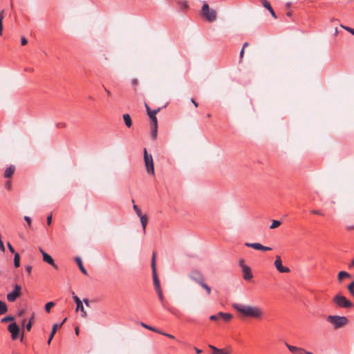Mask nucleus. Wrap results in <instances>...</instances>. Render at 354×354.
<instances>
[{"label": "nucleus", "instance_id": "3c124183", "mask_svg": "<svg viewBox=\"0 0 354 354\" xmlns=\"http://www.w3.org/2000/svg\"><path fill=\"white\" fill-rule=\"evenodd\" d=\"M239 263L241 269L243 268V266H248L247 265L245 264V261L243 259H240Z\"/></svg>", "mask_w": 354, "mask_h": 354}, {"label": "nucleus", "instance_id": "ddd939ff", "mask_svg": "<svg viewBox=\"0 0 354 354\" xmlns=\"http://www.w3.org/2000/svg\"><path fill=\"white\" fill-rule=\"evenodd\" d=\"M66 321V318L64 319V320L60 324H55L53 326L52 331L50 333V335L49 338H48V342H47V344L48 345L50 344V342H51V341H52L55 334L56 333L57 330L59 328H61Z\"/></svg>", "mask_w": 354, "mask_h": 354}, {"label": "nucleus", "instance_id": "680f3d73", "mask_svg": "<svg viewBox=\"0 0 354 354\" xmlns=\"http://www.w3.org/2000/svg\"><path fill=\"white\" fill-rule=\"evenodd\" d=\"M194 349H195L196 353L197 354H200V353H202V350H201V349H199V348H194Z\"/></svg>", "mask_w": 354, "mask_h": 354}, {"label": "nucleus", "instance_id": "412c9836", "mask_svg": "<svg viewBox=\"0 0 354 354\" xmlns=\"http://www.w3.org/2000/svg\"><path fill=\"white\" fill-rule=\"evenodd\" d=\"M140 219V223L142 227V230L144 233L146 232V226L147 225L148 218L146 215L142 214V216H139Z\"/></svg>", "mask_w": 354, "mask_h": 354}, {"label": "nucleus", "instance_id": "37998d69", "mask_svg": "<svg viewBox=\"0 0 354 354\" xmlns=\"http://www.w3.org/2000/svg\"><path fill=\"white\" fill-rule=\"evenodd\" d=\"M24 220L27 222V224L28 225L29 227H30L31 226V218L28 216H24Z\"/></svg>", "mask_w": 354, "mask_h": 354}, {"label": "nucleus", "instance_id": "f8f14e48", "mask_svg": "<svg viewBox=\"0 0 354 354\" xmlns=\"http://www.w3.org/2000/svg\"><path fill=\"white\" fill-rule=\"evenodd\" d=\"M43 256V260L46 263L51 265L54 268L57 269V266L55 263L53 259L50 255L45 252L42 249H39Z\"/></svg>", "mask_w": 354, "mask_h": 354}, {"label": "nucleus", "instance_id": "8fccbe9b", "mask_svg": "<svg viewBox=\"0 0 354 354\" xmlns=\"http://www.w3.org/2000/svg\"><path fill=\"white\" fill-rule=\"evenodd\" d=\"M271 250H272L271 248L267 247V246H264V245H262L260 250H262V251H270Z\"/></svg>", "mask_w": 354, "mask_h": 354}, {"label": "nucleus", "instance_id": "bf43d9fd", "mask_svg": "<svg viewBox=\"0 0 354 354\" xmlns=\"http://www.w3.org/2000/svg\"><path fill=\"white\" fill-rule=\"evenodd\" d=\"M138 80H136V79H133V80H131V84H132V85H133V86H136V85H137V84H138Z\"/></svg>", "mask_w": 354, "mask_h": 354}, {"label": "nucleus", "instance_id": "13d9d810", "mask_svg": "<svg viewBox=\"0 0 354 354\" xmlns=\"http://www.w3.org/2000/svg\"><path fill=\"white\" fill-rule=\"evenodd\" d=\"M191 102L194 104L195 107L198 106V104L195 101V100L194 98H191Z\"/></svg>", "mask_w": 354, "mask_h": 354}, {"label": "nucleus", "instance_id": "f704fd0d", "mask_svg": "<svg viewBox=\"0 0 354 354\" xmlns=\"http://www.w3.org/2000/svg\"><path fill=\"white\" fill-rule=\"evenodd\" d=\"M15 320V317L10 315L6 316L3 318L1 319V323H6L8 322H12Z\"/></svg>", "mask_w": 354, "mask_h": 354}, {"label": "nucleus", "instance_id": "49530a36", "mask_svg": "<svg viewBox=\"0 0 354 354\" xmlns=\"http://www.w3.org/2000/svg\"><path fill=\"white\" fill-rule=\"evenodd\" d=\"M159 333L161 334V335H163L165 336H167V337H168L170 339H174L175 338L174 336L171 335V334H168V333H163V332H161V331H160Z\"/></svg>", "mask_w": 354, "mask_h": 354}, {"label": "nucleus", "instance_id": "dca6fc26", "mask_svg": "<svg viewBox=\"0 0 354 354\" xmlns=\"http://www.w3.org/2000/svg\"><path fill=\"white\" fill-rule=\"evenodd\" d=\"M15 171V167L13 165H10L4 171L3 176L6 178H11Z\"/></svg>", "mask_w": 354, "mask_h": 354}, {"label": "nucleus", "instance_id": "052dcab7", "mask_svg": "<svg viewBox=\"0 0 354 354\" xmlns=\"http://www.w3.org/2000/svg\"><path fill=\"white\" fill-rule=\"evenodd\" d=\"M145 107H146L147 114L153 111V110L150 109L149 106L147 104H145Z\"/></svg>", "mask_w": 354, "mask_h": 354}, {"label": "nucleus", "instance_id": "ea45409f", "mask_svg": "<svg viewBox=\"0 0 354 354\" xmlns=\"http://www.w3.org/2000/svg\"><path fill=\"white\" fill-rule=\"evenodd\" d=\"M11 187H12L11 181L7 180L5 183V188L7 190L10 191L11 189Z\"/></svg>", "mask_w": 354, "mask_h": 354}, {"label": "nucleus", "instance_id": "393cba45", "mask_svg": "<svg viewBox=\"0 0 354 354\" xmlns=\"http://www.w3.org/2000/svg\"><path fill=\"white\" fill-rule=\"evenodd\" d=\"M245 245L248 248H252L255 250H260L262 245L259 243H245Z\"/></svg>", "mask_w": 354, "mask_h": 354}, {"label": "nucleus", "instance_id": "69168bd1", "mask_svg": "<svg viewBox=\"0 0 354 354\" xmlns=\"http://www.w3.org/2000/svg\"><path fill=\"white\" fill-rule=\"evenodd\" d=\"M24 310H20V311L19 312L18 315H19V316H22V315H24Z\"/></svg>", "mask_w": 354, "mask_h": 354}, {"label": "nucleus", "instance_id": "6e6552de", "mask_svg": "<svg viewBox=\"0 0 354 354\" xmlns=\"http://www.w3.org/2000/svg\"><path fill=\"white\" fill-rule=\"evenodd\" d=\"M21 286L19 284L14 285V289L7 295V300L10 302H14L21 295Z\"/></svg>", "mask_w": 354, "mask_h": 354}, {"label": "nucleus", "instance_id": "39448f33", "mask_svg": "<svg viewBox=\"0 0 354 354\" xmlns=\"http://www.w3.org/2000/svg\"><path fill=\"white\" fill-rule=\"evenodd\" d=\"M201 15L206 19L209 22H213L216 19V12L213 9H209L207 3H205L203 5L201 9Z\"/></svg>", "mask_w": 354, "mask_h": 354}, {"label": "nucleus", "instance_id": "473e14b6", "mask_svg": "<svg viewBox=\"0 0 354 354\" xmlns=\"http://www.w3.org/2000/svg\"><path fill=\"white\" fill-rule=\"evenodd\" d=\"M200 286L205 290V291L208 295H209L211 294V291H212L211 288L207 283H205L203 281L202 284H200Z\"/></svg>", "mask_w": 354, "mask_h": 354}, {"label": "nucleus", "instance_id": "2f4dec72", "mask_svg": "<svg viewBox=\"0 0 354 354\" xmlns=\"http://www.w3.org/2000/svg\"><path fill=\"white\" fill-rule=\"evenodd\" d=\"M55 304L53 301H49L45 305V310L47 313H50V308L54 307Z\"/></svg>", "mask_w": 354, "mask_h": 354}, {"label": "nucleus", "instance_id": "f3484780", "mask_svg": "<svg viewBox=\"0 0 354 354\" xmlns=\"http://www.w3.org/2000/svg\"><path fill=\"white\" fill-rule=\"evenodd\" d=\"M160 108H158L156 109L153 110L151 112L148 113L149 117L151 120L152 124H158V120L156 115L160 111Z\"/></svg>", "mask_w": 354, "mask_h": 354}, {"label": "nucleus", "instance_id": "e433bc0d", "mask_svg": "<svg viewBox=\"0 0 354 354\" xmlns=\"http://www.w3.org/2000/svg\"><path fill=\"white\" fill-rule=\"evenodd\" d=\"M133 208L138 216H140L142 215L141 210L136 205L133 204Z\"/></svg>", "mask_w": 354, "mask_h": 354}, {"label": "nucleus", "instance_id": "cd10ccee", "mask_svg": "<svg viewBox=\"0 0 354 354\" xmlns=\"http://www.w3.org/2000/svg\"><path fill=\"white\" fill-rule=\"evenodd\" d=\"M20 266V256L19 253H15L14 257V266L18 268Z\"/></svg>", "mask_w": 354, "mask_h": 354}, {"label": "nucleus", "instance_id": "e2e57ef3", "mask_svg": "<svg viewBox=\"0 0 354 354\" xmlns=\"http://www.w3.org/2000/svg\"><path fill=\"white\" fill-rule=\"evenodd\" d=\"M243 54H244V49L242 48L241 52H240V58L242 59L243 56Z\"/></svg>", "mask_w": 354, "mask_h": 354}, {"label": "nucleus", "instance_id": "603ef678", "mask_svg": "<svg viewBox=\"0 0 354 354\" xmlns=\"http://www.w3.org/2000/svg\"><path fill=\"white\" fill-rule=\"evenodd\" d=\"M51 222H52V214H50L49 216H48L47 217V224L48 225H50L51 224Z\"/></svg>", "mask_w": 354, "mask_h": 354}, {"label": "nucleus", "instance_id": "a878e982", "mask_svg": "<svg viewBox=\"0 0 354 354\" xmlns=\"http://www.w3.org/2000/svg\"><path fill=\"white\" fill-rule=\"evenodd\" d=\"M8 312V306L6 304L0 300V315L6 314Z\"/></svg>", "mask_w": 354, "mask_h": 354}, {"label": "nucleus", "instance_id": "6e6d98bb", "mask_svg": "<svg viewBox=\"0 0 354 354\" xmlns=\"http://www.w3.org/2000/svg\"><path fill=\"white\" fill-rule=\"evenodd\" d=\"M24 71L26 72L32 73L34 71V69H33V68H31V67H26L24 68Z\"/></svg>", "mask_w": 354, "mask_h": 354}, {"label": "nucleus", "instance_id": "c85d7f7f", "mask_svg": "<svg viewBox=\"0 0 354 354\" xmlns=\"http://www.w3.org/2000/svg\"><path fill=\"white\" fill-rule=\"evenodd\" d=\"M140 325H141L142 327H144V328H147V329H149V330H151V331H153V332H156V333H160V330H158L157 328H153V327H152V326H149V325H147V324H145V323H143V322H141Z\"/></svg>", "mask_w": 354, "mask_h": 354}, {"label": "nucleus", "instance_id": "c9c22d12", "mask_svg": "<svg viewBox=\"0 0 354 354\" xmlns=\"http://www.w3.org/2000/svg\"><path fill=\"white\" fill-rule=\"evenodd\" d=\"M281 222L279 221L273 220L271 225L270 226V229H274L278 227L281 225Z\"/></svg>", "mask_w": 354, "mask_h": 354}, {"label": "nucleus", "instance_id": "7ed1b4c3", "mask_svg": "<svg viewBox=\"0 0 354 354\" xmlns=\"http://www.w3.org/2000/svg\"><path fill=\"white\" fill-rule=\"evenodd\" d=\"M333 303L341 308H351L353 307V304L344 296L337 294L333 299Z\"/></svg>", "mask_w": 354, "mask_h": 354}, {"label": "nucleus", "instance_id": "f03ea898", "mask_svg": "<svg viewBox=\"0 0 354 354\" xmlns=\"http://www.w3.org/2000/svg\"><path fill=\"white\" fill-rule=\"evenodd\" d=\"M326 321L333 326L335 330L344 327L348 322L346 317L339 315H328L326 317Z\"/></svg>", "mask_w": 354, "mask_h": 354}, {"label": "nucleus", "instance_id": "79ce46f5", "mask_svg": "<svg viewBox=\"0 0 354 354\" xmlns=\"http://www.w3.org/2000/svg\"><path fill=\"white\" fill-rule=\"evenodd\" d=\"M79 310L81 311L82 313V316L83 317H85L86 316V312L85 311L84 308V306H83V304H82V306H80Z\"/></svg>", "mask_w": 354, "mask_h": 354}, {"label": "nucleus", "instance_id": "0e129e2a", "mask_svg": "<svg viewBox=\"0 0 354 354\" xmlns=\"http://www.w3.org/2000/svg\"><path fill=\"white\" fill-rule=\"evenodd\" d=\"M346 228L348 230H351L354 229V226L353 225L347 226Z\"/></svg>", "mask_w": 354, "mask_h": 354}, {"label": "nucleus", "instance_id": "774afa93", "mask_svg": "<svg viewBox=\"0 0 354 354\" xmlns=\"http://www.w3.org/2000/svg\"><path fill=\"white\" fill-rule=\"evenodd\" d=\"M350 268L354 267V259L352 261V262L349 265Z\"/></svg>", "mask_w": 354, "mask_h": 354}, {"label": "nucleus", "instance_id": "09e8293b", "mask_svg": "<svg viewBox=\"0 0 354 354\" xmlns=\"http://www.w3.org/2000/svg\"><path fill=\"white\" fill-rule=\"evenodd\" d=\"M7 245H8V249H9L10 252H12V253H15L14 248L12 247V245L9 242L7 243Z\"/></svg>", "mask_w": 354, "mask_h": 354}, {"label": "nucleus", "instance_id": "2eb2a0df", "mask_svg": "<svg viewBox=\"0 0 354 354\" xmlns=\"http://www.w3.org/2000/svg\"><path fill=\"white\" fill-rule=\"evenodd\" d=\"M261 4L263 5V6L265 7L267 10H268L269 12H270V14L272 15V16L276 19L277 15L274 11V10L272 9L270 2H268L267 0H261Z\"/></svg>", "mask_w": 354, "mask_h": 354}, {"label": "nucleus", "instance_id": "4c0bfd02", "mask_svg": "<svg viewBox=\"0 0 354 354\" xmlns=\"http://www.w3.org/2000/svg\"><path fill=\"white\" fill-rule=\"evenodd\" d=\"M347 289L350 293L354 291V280L347 286Z\"/></svg>", "mask_w": 354, "mask_h": 354}, {"label": "nucleus", "instance_id": "bb28decb", "mask_svg": "<svg viewBox=\"0 0 354 354\" xmlns=\"http://www.w3.org/2000/svg\"><path fill=\"white\" fill-rule=\"evenodd\" d=\"M73 299H74L75 302L76 303V310L78 311L80 306H82V301L77 295H75L74 292H73Z\"/></svg>", "mask_w": 354, "mask_h": 354}, {"label": "nucleus", "instance_id": "0eeeda50", "mask_svg": "<svg viewBox=\"0 0 354 354\" xmlns=\"http://www.w3.org/2000/svg\"><path fill=\"white\" fill-rule=\"evenodd\" d=\"M155 259H156V253L153 252V256H152V259H151V268H152V271H153V284H154L155 290L156 291V290H161V288H160V283L159 279L158 278L157 272H156V260Z\"/></svg>", "mask_w": 354, "mask_h": 354}, {"label": "nucleus", "instance_id": "58836bf2", "mask_svg": "<svg viewBox=\"0 0 354 354\" xmlns=\"http://www.w3.org/2000/svg\"><path fill=\"white\" fill-rule=\"evenodd\" d=\"M310 213L313 214L319 215V216H324L323 212L321 210H318V209H313V210L310 211Z\"/></svg>", "mask_w": 354, "mask_h": 354}, {"label": "nucleus", "instance_id": "c756f323", "mask_svg": "<svg viewBox=\"0 0 354 354\" xmlns=\"http://www.w3.org/2000/svg\"><path fill=\"white\" fill-rule=\"evenodd\" d=\"M351 275L345 271H341L338 274V279L339 281L342 280L344 277H350Z\"/></svg>", "mask_w": 354, "mask_h": 354}, {"label": "nucleus", "instance_id": "b1692460", "mask_svg": "<svg viewBox=\"0 0 354 354\" xmlns=\"http://www.w3.org/2000/svg\"><path fill=\"white\" fill-rule=\"evenodd\" d=\"M211 349L212 350V354H229L228 352L225 351L223 349L217 348L216 347L214 346H209Z\"/></svg>", "mask_w": 354, "mask_h": 354}, {"label": "nucleus", "instance_id": "9b49d317", "mask_svg": "<svg viewBox=\"0 0 354 354\" xmlns=\"http://www.w3.org/2000/svg\"><path fill=\"white\" fill-rule=\"evenodd\" d=\"M277 270L281 273H288L290 272V270L286 266L282 265V261L279 256H277L276 259L274 263Z\"/></svg>", "mask_w": 354, "mask_h": 354}, {"label": "nucleus", "instance_id": "a18cd8bd", "mask_svg": "<svg viewBox=\"0 0 354 354\" xmlns=\"http://www.w3.org/2000/svg\"><path fill=\"white\" fill-rule=\"evenodd\" d=\"M342 27L353 35V32L354 31V28H350V27H348V26H344L342 25Z\"/></svg>", "mask_w": 354, "mask_h": 354}, {"label": "nucleus", "instance_id": "864d4df0", "mask_svg": "<svg viewBox=\"0 0 354 354\" xmlns=\"http://www.w3.org/2000/svg\"><path fill=\"white\" fill-rule=\"evenodd\" d=\"M295 354H305V350L301 348H299L298 351H297Z\"/></svg>", "mask_w": 354, "mask_h": 354}, {"label": "nucleus", "instance_id": "72a5a7b5", "mask_svg": "<svg viewBox=\"0 0 354 354\" xmlns=\"http://www.w3.org/2000/svg\"><path fill=\"white\" fill-rule=\"evenodd\" d=\"M3 12L4 10H1L0 12V35H2L3 32Z\"/></svg>", "mask_w": 354, "mask_h": 354}, {"label": "nucleus", "instance_id": "338daca9", "mask_svg": "<svg viewBox=\"0 0 354 354\" xmlns=\"http://www.w3.org/2000/svg\"><path fill=\"white\" fill-rule=\"evenodd\" d=\"M248 46V42H245L243 45V49H245V47H247Z\"/></svg>", "mask_w": 354, "mask_h": 354}, {"label": "nucleus", "instance_id": "1a4fd4ad", "mask_svg": "<svg viewBox=\"0 0 354 354\" xmlns=\"http://www.w3.org/2000/svg\"><path fill=\"white\" fill-rule=\"evenodd\" d=\"M189 277L199 285L202 284L205 281L203 274L201 273V272L196 270H192L189 273Z\"/></svg>", "mask_w": 354, "mask_h": 354}, {"label": "nucleus", "instance_id": "de8ad7c7", "mask_svg": "<svg viewBox=\"0 0 354 354\" xmlns=\"http://www.w3.org/2000/svg\"><path fill=\"white\" fill-rule=\"evenodd\" d=\"M27 43H28V40L26 39V37H22L21 38V44L22 46H25L26 44H27Z\"/></svg>", "mask_w": 354, "mask_h": 354}, {"label": "nucleus", "instance_id": "aec40b11", "mask_svg": "<svg viewBox=\"0 0 354 354\" xmlns=\"http://www.w3.org/2000/svg\"><path fill=\"white\" fill-rule=\"evenodd\" d=\"M123 120H124V122L126 126L128 128H130L132 126V120H131V118L129 114H128V113L124 114Z\"/></svg>", "mask_w": 354, "mask_h": 354}, {"label": "nucleus", "instance_id": "9d476101", "mask_svg": "<svg viewBox=\"0 0 354 354\" xmlns=\"http://www.w3.org/2000/svg\"><path fill=\"white\" fill-rule=\"evenodd\" d=\"M8 330L11 333V337L13 340L18 338L20 333V328L15 322H12L8 325Z\"/></svg>", "mask_w": 354, "mask_h": 354}, {"label": "nucleus", "instance_id": "5701e85b", "mask_svg": "<svg viewBox=\"0 0 354 354\" xmlns=\"http://www.w3.org/2000/svg\"><path fill=\"white\" fill-rule=\"evenodd\" d=\"M218 315L225 322H229L232 318V315L230 313L220 312L218 313Z\"/></svg>", "mask_w": 354, "mask_h": 354}, {"label": "nucleus", "instance_id": "7c9ffc66", "mask_svg": "<svg viewBox=\"0 0 354 354\" xmlns=\"http://www.w3.org/2000/svg\"><path fill=\"white\" fill-rule=\"evenodd\" d=\"M287 348H288V350L292 353V354H295L297 353V351H298V349H299V347H297V346H291L288 344H286Z\"/></svg>", "mask_w": 354, "mask_h": 354}, {"label": "nucleus", "instance_id": "a211bd4d", "mask_svg": "<svg viewBox=\"0 0 354 354\" xmlns=\"http://www.w3.org/2000/svg\"><path fill=\"white\" fill-rule=\"evenodd\" d=\"M177 4L182 12H186L189 8L188 3L186 1L178 0Z\"/></svg>", "mask_w": 354, "mask_h": 354}, {"label": "nucleus", "instance_id": "f257e3e1", "mask_svg": "<svg viewBox=\"0 0 354 354\" xmlns=\"http://www.w3.org/2000/svg\"><path fill=\"white\" fill-rule=\"evenodd\" d=\"M232 308L240 314L247 317L261 319L263 315V310L258 306L234 303L232 304Z\"/></svg>", "mask_w": 354, "mask_h": 354}, {"label": "nucleus", "instance_id": "c03bdc74", "mask_svg": "<svg viewBox=\"0 0 354 354\" xmlns=\"http://www.w3.org/2000/svg\"><path fill=\"white\" fill-rule=\"evenodd\" d=\"M32 322H31V320H29L28 324L26 325V328L28 331H30L32 328Z\"/></svg>", "mask_w": 354, "mask_h": 354}, {"label": "nucleus", "instance_id": "4468645a", "mask_svg": "<svg viewBox=\"0 0 354 354\" xmlns=\"http://www.w3.org/2000/svg\"><path fill=\"white\" fill-rule=\"evenodd\" d=\"M242 272L243 277L245 281H250L252 279L253 276L249 266H243Z\"/></svg>", "mask_w": 354, "mask_h": 354}, {"label": "nucleus", "instance_id": "4d7b16f0", "mask_svg": "<svg viewBox=\"0 0 354 354\" xmlns=\"http://www.w3.org/2000/svg\"><path fill=\"white\" fill-rule=\"evenodd\" d=\"M57 127L58 128H64V127H66V124L65 123H62V122L58 123V124H57Z\"/></svg>", "mask_w": 354, "mask_h": 354}, {"label": "nucleus", "instance_id": "423d86ee", "mask_svg": "<svg viewBox=\"0 0 354 354\" xmlns=\"http://www.w3.org/2000/svg\"><path fill=\"white\" fill-rule=\"evenodd\" d=\"M144 160L147 171L149 174H154V166L152 156L148 154L146 149H144Z\"/></svg>", "mask_w": 354, "mask_h": 354}, {"label": "nucleus", "instance_id": "5fc2aeb1", "mask_svg": "<svg viewBox=\"0 0 354 354\" xmlns=\"http://www.w3.org/2000/svg\"><path fill=\"white\" fill-rule=\"evenodd\" d=\"M26 271L28 273V274H30L31 271H32V266H26Z\"/></svg>", "mask_w": 354, "mask_h": 354}, {"label": "nucleus", "instance_id": "4be33fe9", "mask_svg": "<svg viewBox=\"0 0 354 354\" xmlns=\"http://www.w3.org/2000/svg\"><path fill=\"white\" fill-rule=\"evenodd\" d=\"M158 133V124H153L151 127V137L153 140H156L157 138Z\"/></svg>", "mask_w": 354, "mask_h": 354}, {"label": "nucleus", "instance_id": "a19ab883", "mask_svg": "<svg viewBox=\"0 0 354 354\" xmlns=\"http://www.w3.org/2000/svg\"><path fill=\"white\" fill-rule=\"evenodd\" d=\"M219 318H221L220 315H218V313L216 314V315H211L209 319L212 320V321H216L218 320Z\"/></svg>", "mask_w": 354, "mask_h": 354}, {"label": "nucleus", "instance_id": "20e7f679", "mask_svg": "<svg viewBox=\"0 0 354 354\" xmlns=\"http://www.w3.org/2000/svg\"><path fill=\"white\" fill-rule=\"evenodd\" d=\"M156 292L162 306L175 316H179L180 312L176 308L171 306L169 302L165 301L162 290H156Z\"/></svg>", "mask_w": 354, "mask_h": 354}, {"label": "nucleus", "instance_id": "6ab92c4d", "mask_svg": "<svg viewBox=\"0 0 354 354\" xmlns=\"http://www.w3.org/2000/svg\"><path fill=\"white\" fill-rule=\"evenodd\" d=\"M75 261L80 268V270H81V272L85 274V275H87L88 273H87V271L84 268V266H83V263H82V259H80V257H76L75 258Z\"/></svg>", "mask_w": 354, "mask_h": 354}]
</instances>
